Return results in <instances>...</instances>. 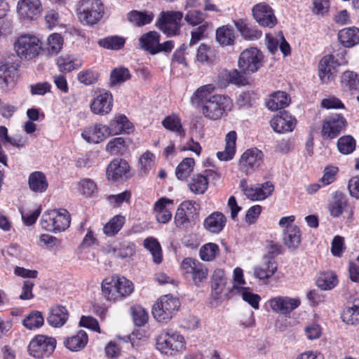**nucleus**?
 Instances as JSON below:
<instances>
[{"label":"nucleus","mask_w":359,"mask_h":359,"mask_svg":"<svg viewBox=\"0 0 359 359\" xmlns=\"http://www.w3.org/2000/svg\"><path fill=\"white\" fill-rule=\"evenodd\" d=\"M101 287L102 294L109 301H116L118 298L129 296L134 290L130 280L118 276L104 279Z\"/></svg>","instance_id":"1"},{"label":"nucleus","mask_w":359,"mask_h":359,"mask_svg":"<svg viewBox=\"0 0 359 359\" xmlns=\"http://www.w3.org/2000/svg\"><path fill=\"white\" fill-rule=\"evenodd\" d=\"M77 16L84 25L93 27L104 14V6L101 0H80L77 4Z\"/></svg>","instance_id":"2"},{"label":"nucleus","mask_w":359,"mask_h":359,"mask_svg":"<svg viewBox=\"0 0 359 359\" xmlns=\"http://www.w3.org/2000/svg\"><path fill=\"white\" fill-rule=\"evenodd\" d=\"M71 222L70 215L65 209L52 210L44 212L41 224L46 231L55 233L67 229Z\"/></svg>","instance_id":"3"},{"label":"nucleus","mask_w":359,"mask_h":359,"mask_svg":"<svg viewBox=\"0 0 359 359\" xmlns=\"http://www.w3.org/2000/svg\"><path fill=\"white\" fill-rule=\"evenodd\" d=\"M42 48L39 39L32 34L19 36L14 43V50L21 59L31 60L36 57Z\"/></svg>","instance_id":"4"},{"label":"nucleus","mask_w":359,"mask_h":359,"mask_svg":"<svg viewBox=\"0 0 359 359\" xmlns=\"http://www.w3.org/2000/svg\"><path fill=\"white\" fill-rule=\"evenodd\" d=\"M180 303L177 298L170 295L161 297L153 306L152 314L156 320L167 323L180 308Z\"/></svg>","instance_id":"5"},{"label":"nucleus","mask_w":359,"mask_h":359,"mask_svg":"<svg viewBox=\"0 0 359 359\" xmlns=\"http://www.w3.org/2000/svg\"><path fill=\"white\" fill-rule=\"evenodd\" d=\"M183 13L181 11H162L156 22V27L167 36L178 35L180 32Z\"/></svg>","instance_id":"6"},{"label":"nucleus","mask_w":359,"mask_h":359,"mask_svg":"<svg viewBox=\"0 0 359 359\" xmlns=\"http://www.w3.org/2000/svg\"><path fill=\"white\" fill-rule=\"evenodd\" d=\"M56 344L54 337L39 334L30 341L27 350L29 355L35 358H48L54 352Z\"/></svg>","instance_id":"7"},{"label":"nucleus","mask_w":359,"mask_h":359,"mask_svg":"<svg viewBox=\"0 0 359 359\" xmlns=\"http://www.w3.org/2000/svg\"><path fill=\"white\" fill-rule=\"evenodd\" d=\"M156 345L162 353L172 355L183 348L184 337L172 330L164 331L158 336Z\"/></svg>","instance_id":"8"},{"label":"nucleus","mask_w":359,"mask_h":359,"mask_svg":"<svg viewBox=\"0 0 359 359\" xmlns=\"http://www.w3.org/2000/svg\"><path fill=\"white\" fill-rule=\"evenodd\" d=\"M264 56L257 48L244 50L238 58V67L244 73L252 74L257 72L263 65Z\"/></svg>","instance_id":"9"},{"label":"nucleus","mask_w":359,"mask_h":359,"mask_svg":"<svg viewBox=\"0 0 359 359\" xmlns=\"http://www.w3.org/2000/svg\"><path fill=\"white\" fill-rule=\"evenodd\" d=\"M230 100L228 97L221 95H213L208 98L201 111L205 117L210 120L222 118L229 106Z\"/></svg>","instance_id":"10"},{"label":"nucleus","mask_w":359,"mask_h":359,"mask_svg":"<svg viewBox=\"0 0 359 359\" xmlns=\"http://www.w3.org/2000/svg\"><path fill=\"white\" fill-rule=\"evenodd\" d=\"M346 126L347 121L341 114H332L323 122L321 136L323 140L334 139L345 130Z\"/></svg>","instance_id":"11"},{"label":"nucleus","mask_w":359,"mask_h":359,"mask_svg":"<svg viewBox=\"0 0 359 359\" xmlns=\"http://www.w3.org/2000/svg\"><path fill=\"white\" fill-rule=\"evenodd\" d=\"M181 267L186 275H190L194 283L200 286L201 283L205 281L208 271L206 266L196 259L191 257L184 258L181 264Z\"/></svg>","instance_id":"12"},{"label":"nucleus","mask_w":359,"mask_h":359,"mask_svg":"<svg viewBox=\"0 0 359 359\" xmlns=\"http://www.w3.org/2000/svg\"><path fill=\"white\" fill-rule=\"evenodd\" d=\"M299 298H292L288 296H276L269 299L266 305L276 313L280 315L290 314L299 306Z\"/></svg>","instance_id":"13"},{"label":"nucleus","mask_w":359,"mask_h":359,"mask_svg":"<svg viewBox=\"0 0 359 359\" xmlns=\"http://www.w3.org/2000/svg\"><path fill=\"white\" fill-rule=\"evenodd\" d=\"M263 156L262 151L257 148L247 149L240 158L239 169L246 175L253 172L262 165Z\"/></svg>","instance_id":"14"},{"label":"nucleus","mask_w":359,"mask_h":359,"mask_svg":"<svg viewBox=\"0 0 359 359\" xmlns=\"http://www.w3.org/2000/svg\"><path fill=\"white\" fill-rule=\"evenodd\" d=\"M252 15L259 25L272 28L277 24V19L271 7L265 4H257L252 8Z\"/></svg>","instance_id":"15"},{"label":"nucleus","mask_w":359,"mask_h":359,"mask_svg":"<svg viewBox=\"0 0 359 359\" xmlns=\"http://www.w3.org/2000/svg\"><path fill=\"white\" fill-rule=\"evenodd\" d=\"M17 10L21 18L32 21L41 15L43 7L40 0H19Z\"/></svg>","instance_id":"16"},{"label":"nucleus","mask_w":359,"mask_h":359,"mask_svg":"<svg viewBox=\"0 0 359 359\" xmlns=\"http://www.w3.org/2000/svg\"><path fill=\"white\" fill-rule=\"evenodd\" d=\"M271 126L278 133L292 132L297 125V119L285 110L279 113L271 120Z\"/></svg>","instance_id":"17"},{"label":"nucleus","mask_w":359,"mask_h":359,"mask_svg":"<svg viewBox=\"0 0 359 359\" xmlns=\"http://www.w3.org/2000/svg\"><path fill=\"white\" fill-rule=\"evenodd\" d=\"M345 65L344 60L335 61V55H325L318 64V76L322 82H327L336 72V67Z\"/></svg>","instance_id":"18"},{"label":"nucleus","mask_w":359,"mask_h":359,"mask_svg":"<svg viewBox=\"0 0 359 359\" xmlns=\"http://www.w3.org/2000/svg\"><path fill=\"white\" fill-rule=\"evenodd\" d=\"M107 175L108 179L113 182L130 178V173L128 163L122 158L114 159L107 168Z\"/></svg>","instance_id":"19"},{"label":"nucleus","mask_w":359,"mask_h":359,"mask_svg":"<svg viewBox=\"0 0 359 359\" xmlns=\"http://www.w3.org/2000/svg\"><path fill=\"white\" fill-rule=\"evenodd\" d=\"M113 106V97L110 92L105 90L99 91V95L90 104V109L94 114L104 115L109 113Z\"/></svg>","instance_id":"20"},{"label":"nucleus","mask_w":359,"mask_h":359,"mask_svg":"<svg viewBox=\"0 0 359 359\" xmlns=\"http://www.w3.org/2000/svg\"><path fill=\"white\" fill-rule=\"evenodd\" d=\"M21 58L16 54H10L0 66V74H3L5 82L13 81L18 76V69L21 64Z\"/></svg>","instance_id":"21"},{"label":"nucleus","mask_w":359,"mask_h":359,"mask_svg":"<svg viewBox=\"0 0 359 359\" xmlns=\"http://www.w3.org/2000/svg\"><path fill=\"white\" fill-rule=\"evenodd\" d=\"M107 126L101 123L87 127L81 133L82 137L89 143L97 144L109 136Z\"/></svg>","instance_id":"22"},{"label":"nucleus","mask_w":359,"mask_h":359,"mask_svg":"<svg viewBox=\"0 0 359 359\" xmlns=\"http://www.w3.org/2000/svg\"><path fill=\"white\" fill-rule=\"evenodd\" d=\"M273 190V184L271 182H266L261 185L257 184L245 189V195L252 201H261L269 196Z\"/></svg>","instance_id":"23"},{"label":"nucleus","mask_w":359,"mask_h":359,"mask_svg":"<svg viewBox=\"0 0 359 359\" xmlns=\"http://www.w3.org/2000/svg\"><path fill=\"white\" fill-rule=\"evenodd\" d=\"M161 35L156 31H149L141 36L139 39L140 47L151 55L158 53L157 50Z\"/></svg>","instance_id":"24"},{"label":"nucleus","mask_w":359,"mask_h":359,"mask_svg":"<svg viewBox=\"0 0 359 359\" xmlns=\"http://www.w3.org/2000/svg\"><path fill=\"white\" fill-rule=\"evenodd\" d=\"M226 223V218L223 213L214 212L205 219L203 226L210 233H219L224 229Z\"/></svg>","instance_id":"25"},{"label":"nucleus","mask_w":359,"mask_h":359,"mask_svg":"<svg viewBox=\"0 0 359 359\" xmlns=\"http://www.w3.org/2000/svg\"><path fill=\"white\" fill-rule=\"evenodd\" d=\"M276 270L277 263L274 257L266 256L263 259L262 264L255 268L254 273L255 277L259 279H266L271 277Z\"/></svg>","instance_id":"26"},{"label":"nucleus","mask_w":359,"mask_h":359,"mask_svg":"<svg viewBox=\"0 0 359 359\" xmlns=\"http://www.w3.org/2000/svg\"><path fill=\"white\" fill-rule=\"evenodd\" d=\"M283 241L289 249H297L301 243L299 228L296 225H287L283 233Z\"/></svg>","instance_id":"27"},{"label":"nucleus","mask_w":359,"mask_h":359,"mask_svg":"<svg viewBox=\"0 0 359 359\" xmlns=\"http://www.w3.org/2000/svg\"><path fill=\"white\" fill-rule=\"evenodd\" d=\"M338 39L343 46L353 47L359 44V29L355 27L344 28L339 32Z\"/></svg>","instance_id":"28"},{"label":"nucleus","mask_w":359,"mask_h":359,"mask_svg":"<svg viewBox=\"0 0 359 359\" xmlns=\"http://www.w3.org/2000/svg\"><path fill=\"white\" fill-rule=\"evenodd\" d=\"M68 319V312L65 306L56 305L50 310L47 318L48 324L54 327H60L65 324Z\"/></svg>","instance_id":"29"},{"label":"nucleus","mask_w":359,"mask_h":359,"mask_svg":"<svg viewBox=\"0 0 359 359\" xmlns=\"http://www.w3.org/2000/svg\"><path fill=\"white\" fill-rule=\"evenodd\" d=\"M234 25L241 36L246 40L255 41L261 38L262 32L250 25L246 20L239 19L234 21Z\"/></svg>","instance_id":"30"},{"label":"nucleus","mask_w":359,"mask_h":359,"mask_svg":"<svg viewBox=\"0 0 359 359\" xmlns=\"http://www.w3.org/2000/svg\"><path fill=\"white\" fill-rule=\"evenodd\" d=\"M237 140V134L236 131L231 130L226 135L225 137V149L223 151H218L217 156L220 161L231 160L236 153V143Z\"/></svg>","instance_id":"31"},{"label":"nucleus","mask_w":359,"mask_h":359,"mask_svg":"<svg viewBox=\"0 0 359 359\" xmlns=\"http://www.w3.org/2000/svg\"><path fill=\"white\" fill-rule=\"evenodd\" d=\"M108 128L110 135L129 134L133 131V125L125 115H119L110 123Z\"/></svg>","instance_id":"32"},{"label":"nucleus","mask_w":359,"mask_h":359,"mask_svg":"<svg viewBox=\"0 0 359 359\" xmlns=\"http://www.w3.org/2000/svg\"><path fill=\"white\" fill-rule=\"evenodd\" d=\"M290 95L284 91H277L271 95L269 100L266 102L267 108L271 111L283 109L290 103Z\"/></svg>","instance_id":"33"},{"label":"nucleus","mask_w":359,"mask_h":359,"mask_svg":"<svg viewBox=\"0 0 359 359\" xmlns=\"http://www.w3.org/2000/svg\"><path fill=\"white\" fill-rule=\"evenodd\" d=\"M226 284V278L223 270L216 269L211 278L212 297L214 299H219Z\"/></svg>","instance_id":"34"},{"label":"nucleus","mask_w":359,"mask_h":359,"mask_svg":"<svg viewBox=\"0 0 359 359\" xmlns=\"http://www.w3.org/2000/svg\"><path fill=\"white\" fill-rule=\"evenodd\" d=\"M88 337L84 330H79L75 335L67 337L64 341V345L72 351H79L87 344Z\"/></svg>","instance_id":"35"},{"label":"nucleus","mask_w":359,"mask_h":359,"mask_svg":"<svg viewBox=\"0 0 359 359\" xmlns=\"http://www.w3.org/2000/svg\"><path fill=\"white\" fill-rule=\"evenodd\" d=\"M216 41L222 47L233 46L235 42V32L229 25H223L216 29Z\"/></svg>","instance_id":"36"},{"label":"nucleus","mask_w":359,"mask_h":359,"mask_svg":"<svg viewBox=\"0 0 359 359\" xmlns=\"http://www.w3.org/2000/svg\"><path fill=\"white\" fill-rule=\"evenodd\" d=\"M346 196L341 192H336L330 202L328 209L331 216L339 217L347 206Z\"/></svg>","instance_id":"37"},{"label":"nucleus","mask_w":359,"mask_h":359,"mask_svg":"<svg viewBox=\"0 0 359 359\" xmlns=\"http://www.w3.org/2000/svg\"><path fill=\"white\" fill-rule=\"evenodd\" d=\"M28 184L30 189L36 193L44 192L48 185L46 175L40 171H35L29 175Z\"/></svg>","instance_id":"38"},{"label":"nucleus","mask_w":359,"mask_h":359,"mask_svg":"<svg viewBox=\"0 0 359 359\" xmlns=\"http://www.w3.org/2000/svg\"><path fill=\"white\" fill-rule=\"evenodd\" d=\"M154 15L151 11L133 10L127 14L128 20L137 27H142L151 22Z\"/></svg>","instance_id":"39"},{"label":"nucleus","mask_w":359,"mask_h":359,"mask_svg":"<svg viewBox=\"0 0 359 359\" xmlns=\"http://www.w3.org/2000/svg\"><path fill=\"white\" fill-rule=\"evenodd\" d=\"M215 90V87L212 84L204 85L198 88L191 97V102L193 105L199 107L205 105L206 101Z\"/></svg>","instance_id":"40"},{"label":"nucleus","mask_w":359,"mask_h":359,"mask_svg":"<svg viewBox=\"0 0 359 359\" xmlns=\"http://www.w3.org/2000/svg\"><path fill=\"white\" fill-rule=\"evenodd\" d=\"M172 201L166 198H161L158 200L154 205V210L156 212V220L162 224L168 222L171 217V212L166 208L167 204H171Z\"/></svg>","instance_id":"41"},{"label":"nucleus","mask_w":359,"mask_h":359,"mask_svg":"<svg viewBox=\"0 0 359 359\" xmlns=\"http://www.w3.org/2000/svg\"><path fill=\"white\" fill-rule=\"evenodd\" d=\"M63 46V38L60 34L53 33L50 34L46 44L41 50L46 51L48 55H54L57 54L62 49Z\"/></svg>","instance_id":"42"},{"label":"nucleus","mask_w":359,"mask_h":359,"mask_svg":"<svg viewBox=\"0 0 359 359\" xmlns=\"http://www.w3.org/2000/svg\"><path fill=\"white\" fill-rule=\"evenodd\" d=\"M337 283V276L333 271L321 273L316 280L318 287L324 290L334 288Z\"/></svg>","instance_id":"43"},{"label":"nucleus","mask_w":359,"mask_h":359,"mask_svg":"<svg viewBox=\"0 0 359 359\" xmlns=\"http://www.w3.org/2000/svg\"><path fill=\"white\" fill-rule=\"evenodd\" d=\"M144 247L151 254L154 263L158 264L162 262V249L157 239L152 237L147 238L144 241Z\"/></svg>","instance_id":"44"},{"label":"nucleus","mask_w":359,"mask_h":359,"mask_svg":"<svg viewBox=\"0 0 359 359\" xmlns=\"http://www.w3.org/2000/svg\"><path fill=\"white\" fill-rule=\"evenodd\" d=\"M125 217L117 215L113 217L103 227V231L107 236H115L125 224Z\"/></svg>","instance_id":"45"},{"label":"nucleus","mask_w":359,"mask_h":359,"mask_svg":"<svg viewBox=\"0 0 359 359\" xmlns=\"http://www.w3.org/2000/svg\"><path fill=\"white\" fill-rule=\"evenodd\" d=\"M208 181L206 177L203 175H194L189 183L190 191L195 194H202L208 189Z\"/></svg>","instance_id":"46"},{"label":"nucleus","mask_w":359,"mask_h":359,"mask_svg":"<svg viewBox=\"0 0 359 359\" xmlns=\"http://www.w3.org/2000/svg\"><path fill=\"white\" fill-rule=\"evenodd\" d=\"M234 290L241 292L242 299L245 302H248L254 309H259V302L261 300V297L259 295L250 292L247 287H240L237 285H233L231 287V292H233Z\"/></svg>","instance_id":"47"},{"label":"nucleus","mask_w":359,"mask_h":359,"mask_svg":"<svg viewBox=\"0 0 359 359\" xmlns=\"http://www.w3.org/2000/svg\"><path fill=\"white\" fill-rule=\"evenodd\" d=\"M162 124L166 129L175 133L180 136H184L185 135V131L181 123V120L175 114L166 116L163 120Z\"/></svg>","instance_id":"48"},{"label":"nucleus","mask_w":359,"mask_h":359,"mask_svg":"<svg viewBox=\"0 0 359 359\" xmlns=\"http://www.w3.org/2000/svg\"><path fill=\"white\" fill-rule=\"evenodd\" d=\"M126 43L125 38L119 36H109L101 39L98 41L100 46L114 50L121 49Z\"/></svg>","instance_id":"49"},{"label":"nucleus","mask_w":359,"mask_h":359,"mask_svg":"<svg viewBox=\"0 0 359 359\" xmlns=\"http://www.w3.org/2000/svg\"><path fill=\"white\" fill-rule=\"evenodd\" d=\"M341 85L349 90L359 89V74L353 71H346L341 76Z\"/></svg>","instance_id":"50"},{"label":"nucleus","mask_w":359,"mask_h":359,"mask_svg":"<svg viewBox=\"0 0 359 359\" xmlns=\"http://www.w3.org/2000/svg\"><path fill=\"white\" fill-rule=\"evenodd\" d=\"M44 319L41 312L32 311L22 320V325L29 330L39 328L43 325Z\"/></svg>","instance_id":"51"},{"label":"nucleus","mask_w":359,"mask_h":359,"mask_svg":"<svg viewBox=\"0 0 359 359\" xmlns=\"http://www.w3.org/2000/svg\"><path fill=\"white\" fill-rule=\"evenodd\" d=\"M337 146L341 154L347 155L355 149L356 142L351 135H344L338 140Z\"/></svg>","instance_id":"52"},{"label":"nucleus","mask_w":359,"mask_h":359,"mask_svg":"<svg viewBox=\"0 0 359 359\" xmlns=\"http://www.w3.org/2000/svg\"><path fill=\"white\" fill-rule=\"evenodd\" d=\"M194 166V160L192 158H185L177 165L175 175L177 179L183 180L186 179L193 171Z\"/></svg>","instance_id":"53"},{"label":"nucleus","mask_w":359,"mask_h":359,"mask_svg":"<svg viewBox=\"0 0 359 359\" xmlns=\"http://www.w3.org/2000/svg\"><path fill=\"white\" fill-rule=\"evenodd\" d=\"M131 74L128 68L119 67L114 69L110 74V85L116 86L130 79Z\"/></svg>","instance_id":"54"},{"label":"nucleus","mask_w":359,"mask_h":359,"mask_svg":"<svg viewBox=\"0 0 359 359\" xmlns=\"http://www.w3.org/2000/svg\"><path fill=\"white\" fill-rule=\"evenodd\" d=\"M341 319L348 325L359 324V306L353 304L352 306L345 309L341 313Z\"/></svg>","instance_id":"55"},{"label":"nucleus","mask_w":359,"mask_h":359,"mask_svg":"<svg viewBox=\"0 0 359 359\" xmlns=\"http://www.w3.org/2000/svg\"><path fill=\"white\" fill-rule=\"evenodd\" d=\"M219 246L214 243H208L203 245L199 252L200 258L203 261H212L219 253Z\"/></svg>","instance_id":"56"},{"label":"nucleus","mask_w":359,"mask_h":359,"mask_svg":"<svg viewBox=\"0 0 359 359\" xmlns=\"http://www.w3.org/2000/svg\"><path fill=\"white\" fill-rule=\"evenodd\" d=\"M133 320L135 325L141 327L144 325L149 319L147 311L141 306H135L131 308Z\"/></svg>","instance_id":"57"},{"label":"nucleus","mask_w":359,"mask_h":359,"mask_svg":"<svg viewBox=\"0 0 359 359\" xmlns=\"http://www.w3.org/2000/svg\"><path fill=\"white\" fill-rule=\"evenodd\" d=\"M57 65L60 72H69L72 70L79 69L81 64L75 63L74 60L69 56H61L57 60Z\"/></svg>","instance_id":"58"},{"label":"nucleus","mask_w":359,"mask_h":359,"mask_svg":"<svg viewBox=\"0 0 359 359\" xmlns=\"http://www.w3.org/2000/svg\"><path fill=\"white\" fill-rule=\"evenodd\" d=\"M155 156L149 151H145L140 158V172L147 175L154 165Z\"/></svg>","instance_id":"59"},{"label":"nucleus","mask_w":359,"mask_h":359,"mask_svg":"<svg viewBox=\"0 0 359 359\" xmlns=\"http://www.w3.org/2000/svg\"><path fill=\"white\" fill-rule=\"evenodd\" d=\"M22 219L27 226L34 224L41 214V208L39 207L34 210L20 209Z\"/></svg>","instance_id":"60"},{"label":"nucleus","mask_w":359,"mask_h":359,"mask_svg":"<svg viewBox=\"0 0 359 359\" xmlns=\"http://www.w3.org/2000/svg\"><path fill=\"white\" fill-rule=\"evenodd\" d=\"M106 149L112 154H123L126 151V142L122 137H115L107 144Z\"/></svg>","instance_id":"61"},{"label":"nucleus","mask_w":359,"mask_h":359,"mask_svg":"<svg viewBox=\"0 0 359 359\" xmlns=\"http://www.w3.org/2000/svg\"><path fill=\"white\" fill-rule=\"evenodd\" d=\"M99 76L98 72L88 69L80 72L77 75V79L80 83L88 86L95 83L98 80Z\"/></svg>","instance_id":"62"},{"label":"nucleus","mask_w":359,"mask_h":359,"mask_svg":"<svg viewBox=\"0 0 359 359\" xmlns=\"http://www.w3.org/2000/svg\"><path fill=\"white\" fill-rule=\"evenodd\" d=\"M339 172V168L336 166L330 165L324 169L323 177L319 180V182L323 186H327L332 184L336 180L337 174Z\"/></svg>","instance_id":"63"},{"label":"nucleus","mask_w":359,"mask_h":359,"mask_svg":"<svg viewBox=\"0 0 359 359\" xmlns=\"http://www.w3.org/2000/svg\"><path fill=\"white\" fill-rule=\"evenodd\" d=\"M194 217L186 213L182 208H177L175 215V222L177 226H185L190 225Z\"/></svg>","instance_id":"64"}]
</instances>
